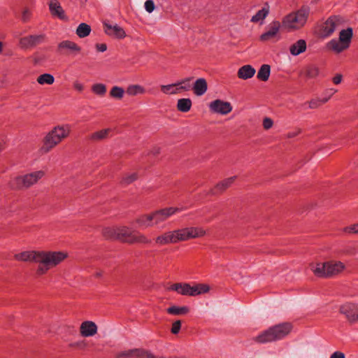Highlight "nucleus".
I'll list each match as a JSON object with an SVG mask.
<instances>
[{"instance_id": "obj_3", "label": "nucleus", "mask_w": 358, "mask_h": 358, "mask_svg": "<svg viewBox=\"0 0 358 358\" xmlns=\"http://www.w3.org/2000/svg\"><path fill=\"white\" fill-rule=\"evenodd\" d=\"M292 329L289 323H282L273 326L255 337L259 343H266L280 340L289 334Z\"/></svg>"}, {"instance_id": "obj_5", "label": "nucleus", "mask_w": 358, "mask_h": 358, "mask_svg": "<svg viewBox=\"0 0 358 358\" xmlns=\"http://www.w3.org/2000/svg\"><path fill=\"white\" fill-rule=\"evenodd\" d=\"M70 133L69 125H62L55 127L50 131L44 138L43 145L41 150L42 152L46 153L66 138Z\"/></svg>"}, {"instance_id": "obj_18", "label": "nucleus", "mask_w": 358, "mask_h": 358, "mask_svg": "<svg viewBox=\"0 0 358 358\" xmlns=\"http://www.w3.org/2000/svg\"><path fill=\"white\" fill-rule=\"evenodd\" d=\"M96 332L97 326L94 322L85 321L80 325V334L84 337L93 336Z\"/></svg>"}, {"instance_id": "obj_43", "label": "nucleus", "mask_w": 358, "mask_h": 358, "mask_svg": "<svg viewBox=\"0 0 358 358\" xmlns=\"http://www.w3.org/2000/svg\"><path fill=\"white\" fill-rule=\"evenodd\" d=\"M191 80V78H187L180 82H178V84H179V86L178 87L179 88V92L189 90L191 89V85L189 83Z\"/></svg>"}, {"instance_id": "obj_31", "label": "nucleus", "mask_w": 358, "mask_h": 358, "mask_svg": "<svg viewBox=\"0 0 358 358\" xmlns=\"http://www.w3.org/2000/svg\"><path fill=\"white\" fill-rule=\"evenodd\" d=\"M126 92L130 96H136L144 94L145 90L140 85H130L127 87Z\"/></svg>"}, {"instance_id": "obj_47", "label": "nucleus", "mask_w": 358, "mask_h": 358, "mask_svg": "<svg viewBox=\"0 0 358 358\" xmlns=\"http://www.w3.org/2000/svg\"><path fill=\"white\" fill-rule=\"evenodd\" d=\"M144 6H145V10L149 13H152L155 10V8L154 1L152 0H147L145 2Z\"/></svg>"}, {"instance_id": "obj_32", "label": "nucleus", "mask_w": 358, "mask_h": 358, "mask_svg": "<svg viewBox=\"0 0 358 358\" xmlns=\"http://www.w3.org/2000/svg\"><path fill=\"white\" fill-rule=\"evenodd\" d=\"M178 86H179V84L176 83L170 85H161L160 88L162 92L166 94H176L180 92Z\"/></svg>"}, {"instance_id": "obj_35", "label": "nucleus", "mask_w": 358, "mask_h": 358, "mask_svg": "<svg viewBox=\"0 0 358 358\" xmlns=\"http://www.w3.org/2000/svg\"><path fill=\"white\" fill-rule=\"evenodd\" d=\"M236 178V176H232L223 180L216 185L215 189L219 190L220 192L225 190L227 188L231 185V184L234 182Z\"/></svg>"}, {"instance_id": "obj_61", "label": "nucleus", "mask_w": 358, "mask_h": 358, "mask_svg": "<svg viewBox=\"0 0 358 358\" xmlns=\"http://www.w3.org/2000/svg\"><path fill=\"white\" fill-rule=\"evenodd\" d=\"M181 358H185V357H181Z\"/></svg>"}, {"instance_id": "obj_36", "label": "nucleus", "mask_w": 358, "mask_h": 358, "mask_svg": "<svg viewBox=\"0 0 358 358\" xmlns=\"http://www.w3.org/2000/svg\"><path fill=\"white\" fill-rule=\"evenodd\" d=\"M54 81V76L50 73H43L37 78V82L40 85H52Z\"/></svg>"}, {"instance_id": "obj_26", "label": "nucleus", "mask_w": 358, "mask_h": 358, "mask_svg": "<svg viewBox=\"0 0 358 358\" xmlns=\"http://www.w3.org/2000/svg\"><path fill=\"white\" fill-rule=\"evenodd\" d=\"M150 243L151 240L149 239L145 235L136 231H134L132 239L130 240V244H150Z\"/></svg>"}, {"instance_id": "obj_21", "label": "nucleus", "mask_w": 358, "mask_h": 358, "mask_svg": "<svg viewBox=\"0 0 358 358\" xmlns=\"http://www.w3.org/2000/svg\"><path fill=\"white\" fill-rule=\"evenodd\" d=\"M255 69L251 65L247 64L241 66L238 71V77L243 80L251 78L255 74Z\"/></svg>"}, {"instance_id": "obj_59", "label": "nucleus", "mask_w": 358, "mask_h": 358, "mask_svg": "<svg viewBox=\"0 0 358 358\" xmlns=\"http://www.w3.org/2000/svg\"><path fill=\"white\" fill-rule=\"evenodd\" d=\"M158 152H159V150H156V152H155V154L158 153Z\"/></svg>"}, {"instance_id": "obj_46", "label": "nucleus", "mask_w": 358, "mask_h": 358, "mask_svg": "<svg viewBox=\"0 0 358 358\" xmlns=\"http://www.w3.org/2000/svg\"><path fill=\"white\" fill-rule=\"evenodd\" d=\"M180 328H181L180 320H176V322H174L173 323L171 331L173 334H177L180 331Z\"/></svg>"}, {"instance_id": "obj_33", "label": "nucleus", "mask_w": 358, "mask_h": 358, "mask_svg": "<svg viewBox=\"0 0 358 358\" xmlns=\"http://www.w3.org/2000/svg\"><path fill=\"white\" fill-rule=\"evenodd\" d=\"M91 32V27L86 23H81L76 29V34L80 38H85Z\"/></svg>"}, {"instance_id": "obj_9", "label": "nucleus", "mask_w": 358, "mask_h": 358, "mask_svg": "<svg viewBox=\"0 0 358 358\" xmlns=\"http://www.w3.org/2000/svg\"><path fill=\"white\" fill-rule=\"evenodd\" d=\"M339 313L351 324L358 322V303H345L340 306Z\"/></svg>"}, {"instance_id": "obj_39", "label": "nucleus", "mask_w": 358, "mask_h": 358, "mask_svg": "<svg viewBox=\"0 0 358 358\" xmlns=\"http://www.w3.org/2000/svg\"><path fill=\"white\" fill-rule=\"evenodd\" d=\"M268 14V10L263 8L259 10L255 15L252 16L251 22H258L260 20H263Z\"/></svg>"}, {"instance_id": "obj_48", "label": "nucleus", "mask_w": 358, "mask_h": 358, "mask_svg": "<svg viewBox=\"0 0 358 358\" xmlns=\"http://www.w3.org/2000/svg\"><path fill=\"white\" fill-rule=\"evenodd\" d=\"M337 92L336 90L334 88L327 89L324 91V97L322 99H327V102L329 100V99Z\"/></svg>"}, {"instance_id": "obj_7", "label": "nucleus", "mask_w": 358, "mask_h": 358, "mask_svg": "<svg viewBox=\"0 0 358 358\" xmlns=\"http://www.w3.org/2000/svg\"><path fill=\"white\" fill-rule=\"evenodd\" d=\"M170 289L182 295L196 296L208 292L210 287L206 284H197L191 286L188 283H176L170 287Z\"/></svg>"}, {"instance_id": "obj_25", "label": "nucleus", "mask_w": 358, "mask_h": 358, "mask_svg": "<svg viewBox=\"0 0 358 358\" xmlns=\"http://www.w3.org/2000/svg\"><path fill=\"white\" fill-rule=\"evenodd\" d=\"M353 36V31L351 27L346 29H342L339 33V40L348 48L350 47L352 38Z\"/></svg>"}, {"instance_id": "obj_57", "label": "nucleus", "mask_w": 358, "mask_h": 358, "mask_svg": "<svg viewBox=\"0 0 358 358\" xmlns=\"http://www.w3.org/2000/svg\"><path fill=\"white\" fill-rule=\"evenodd\" d=\"M295 136V134H289V137H292V136Z\"/></svg>"}, {"instance_id": "obj_28", "label": "nucleus", "mask_w": 358, "mask_h": 358, "mask_svg": "<svg viewBox=\"0 0 358 358\" xmlns=\"http://www.w3.org/2000/svg\"><path fill=\"white\" fill-rule=\"evenodd\" d=\"M271 73V67L268 64H263L261 66L257 72V78L262 81L268 80Z\"/></svg>"}, {"instance_id": "obj_15", "label": "nucleus", "mask_w": 358, "mask_h": 358, "mask_svg": "<svg viewBox=\"0 0 358 358\" xmlns=\"http://www.w3.org/2000/svg\"><path fill=\"white\" fill-rule=\"evenodd\" d=\"M103 26L105 32L108 36H114L117 38H123L126 36L124 30L117 24L113 25L109 23L104 22Z\"/></svg>"}, {"instance_id": "obj_27", "label": "nucleus", "mask_w": 358, "mask_h": 358, "mask_svg": "<svg viewBox=\"0 0 358 358\" xmlns=\"http://www.w3.org/2000/svg\"><path fill=\"white\" fill-rule=\"evenodd\" d=\"M167 313L173 315H184L189 312V308L187 306H173L167 308Z\"/></svg>"}, {"instance_id": "obj_60", "label": "nucleus", "mask_w": 358, "mask_h": 358, "mask_svg": "<svg viewBox=\"0 0 358 358\" xmlns=\"http://www.w3.org/2000/svg\"><path fill=\"white\" fill-rule=\"evenodd\" d=\"M1 150V144L0 143V150Z\"/></svg>"}, {"instance_id": "obj_8", "label": "nucleus", "mask_w": 358, "mask_h": 358, "mask_svg": "<svg viewBox=\"0 0 358 358\" xmlns=\"http://www.w3.org/2000/svg\"><path fill=\"white\" fill-rule=\"evenodd\" d=\"M182 210V208L169 207L153 211L150 213V214L152 216V219L153 220L154 225L158 226L161 223L165 222L172 215H175L177 213L181 212Z\"/></svg>"}, {"instance_id": "obj_23", "label": "nucleus", "mask_w": 358, "mask_h": 358, "mask_svg": "<svg viewBox=\"0 0 358 358\" xmlns=\"http://www.w3.org/2000/svg\"><path fill=\"white\" fill-rule=\"evenodd\" d=\"M306 50V42L303 39L298 40L296 43H293L289 47V52L291 55L297 56L301 53L305 52Z\"/></svg>"}, {"instance_id": "obj_51", "label": "nucleus", "mask_w": 358, "mask_h": 358, "mask_svg": "<svg viewBox=\"0 0 358 358\" xmlns=\"http://www.w3.org/2000/svg\"><path fill=\"white\" fill-rule=\"evenodd\" d=\"M73 87L78 92H82L84 89L83 85L79 82H75L73 83Z\"/></svg>"}, {"instance_id": "obj_38", "label": "nucleus", "mask_w": 358, "mask_h": 358, "mask_svg": "<svg viewBox=\"0 0 358 358\" xmlns=\"http://www.w3.org/2000/svg\"><path fill=\"white\" fill-rule=\"evenodd\" d=\"M124 89L118 86L113 87L110 92V96L117 99H121L124 96Z\"/></svg>"}, {"instance_id": "obj_1", "label": "nucleus", "mask_w": 358, "mask_h": 358, "mask_svg": "<svg viewBox=\"0 0 358 358\" xmlns=\"http://www.w3.org/2000/svg\"><path fill=\"white\" fill-rule=\"evenodd\" d=\"M68 254L62 251H24L14 255L17 261L38 264L36 273L43 275L51 268L57 266L67 258Z\"/></svg>"}, {"instance_id": "obj_55", "label": "nucleus", "mask_w": 358, "mask_h": 358, "mask_svg": "<svg viewBox=\"0 0 358 358\" xmlns=\"http://www.w3.org/2000/svg\"><path fill=\"white\" fill-rule=\"evenodd\" d=\"M101 275H102V273H101V271L96 272V273H95V276H96V277L99 278V277H101Z\"/></svg>"}, {"instance_id": "obj_4", "label": "nucleus", "mask_w": 358, "mask_h": 358, "mask_svg": "<svg viewBox=\"0 0 358 358\" xmlns=\"http://www.w3.org/2000/svg\"><path fill=\"white\" fill-rule=\"evenodd\" d=\"M309 13V8L303 6L297 11L284 17L281 27L289 31L299 29L306 24Z\"/></svg>"}, {"instance_id": "obj_16", "label": "nucleus", "mask_w": 358, "mask_h": 358, "mask_svg": "<svg viewBox=\"0 0 358 358\" xmlns=\"http://www.w3.org/2000/svg\"><path fill=\"white\" fill-rule=\"evenodd\" d=\"M280 24L278 21H273L268 27V30L260 36L262 41H268L275 38L280 28Z\"/></svg>"}, {"instance_id": "obj_24", "label": "nucleus", "mask_w": 358, "mask_h": 358, "mask_svg": "<svg viewBox=\"0 0 358 358\" xmlns=\"http://www.w3.org/2000/svg\"><path fill=\"white\" fill-rule=\"evenodd\" d=\"M327 47L328 49L334 51L336 53H340L345 50L348 49V47L343 44L339 39H331L327 44Z\"/></svg>"}, {"instance_id": "obj_17", "label": "nucleus", "mask_w": 358, "mask_h": 358, "mask_svg": "<svg viewBox=\"0 0 358 358\" xmlns=\"http://www.w3.org/2000/svg\"><path fill=\"white\" fill-rule=\"evenodd\" d=\"M49 8L52 15L54 17H57L63 20H67L64 10L57 0H50L49 3Z\"/></svg>"}, {"instance_id": "obj_41", "label": "nucleus", "mask_w": 358, "mask_h": 358, "mask_svg": "<svg viewBox=\"0 0 358 358\" xmlns=\"http://www.w3.org/2000/svg\"><path fill=\"white\" fill-rule=\"evenodd\" d=\"M327 102V99H311L308 103V108L310 109H315L319 108L320 106H322L323 103H325Z\"/></svg>"}, {"instance_id": "obj_40", "label": "nucleus", "mask_w": 358, "mask_h": 358, "mask_svg": "<svg viewBox=\"0 0 358 358\" xmlns=\"http://www.w3.org/2000/svg\"><path fill=\"white\" fill-rule=\"evenodd\" d=\"M92 92L99 96H103L106 93V87L104 84L96 83L92 87Z\"/></svg>"}, {"instance_id": "obj_6", "label": "nucleus", "mask_w": 358, "mask_h": 358, "mask_svg": "<svg viewBox=\"0 0 358 358\" xmlns=\"http://www.w3.org/2000/svg\"><path fill=\"white\" fill-rule=\"evenodd\" d=\"M45 176L43 171H36L22 176L15 177L9 185L12 189L28 188L36 184Z\"/></svg>"}, {"instance_id": "obj_34", "label": "nucleus", "mask_w": 358, "mask_h": 358, "mask_svg": "<svg viewBox=\"0 0 358 358\" xmlns=\"http://www.w3.org/2000/svg\"><path fill=\"white\" fill-rule=\"evenodd\" d=\"M110 129H102L91 134L90 138L92 141H101L108 137Z\"/></svg>"}, {"instance_id": "obj_30", "label": "nucleus", "mask_w": 358, "mask_h": 358, "mask_svg": "<svg viewBox=\"0 0 358 358\" xmlns=\"http://www.w3.org/2000/svg\"><path fill=\"white\" fill-rule=\"evenodd\" d=\"M192 107V101L190 99H180L178 101L177 108L179 111L188 112Z\"/></svg>"}, {"instance_id": "obj_52", "label": "nucleus", "mask_w": 358, "mask_h": 358, "mask_svg": "<svg viewBox=\"0 0 358 358\" xmlns=\"http://www.w3.org/2000/svg\"><path fill=\"white\" fill-rule=\"evenodd\" d=\"M342 81V76L341 74H337L333 78V82L336 85H338Z\"/></svg>"}, {"instance_id": "obj_45", "label": "nucleus", "mask_w": 358, "mask_h": 358, "mask_svg": "<svg viewBox=\"0 0 358 358\" xmlns=\"http://www.w3.org/2000/svg\"><path fill=\"white\" fill-rule=\"evenodd\" d=\"M343 232L348 234H358V223L344 227Z\"/></svg>"}, {"instance_id": "obj_53", "label": "nucleus", "mask_w": 358, "mask_h": 358, "mask_svg": "<svg viewBox=\"0 0 358 358\" xmlns=\"http://www.w3.org/2000/svg\"><path fill=\"white\" fill-rule=\"evenodd\" d=\"M96 47L99 52H105L107 49V46L105 43L96 44Z\"/></svg>"}, {"instance_id": "obj_56", "label": "nucleus", "mask_w": 358, "mask_h": 358, "mask_svg": "<svg viewBox=\"0 0 358 358\" xmlns=\"http://www.w3.org/2000/svg\"><path fill=\"white\" fill-rule=\"evenodd\" d=\"M2 48H3V45H2V43L0 41V53L2 51Z\"/></svg>"}, {"instance_id": "obj_50", "label": "nucleus", "mask_w": 358, "mask_h": 358, "mask_svg": "<svg viewBox=\"0 0 358 358\" xmlns=\"http://www.w3.org/2000/svg\"><path fill=\"white\" fill-rule=\"evenodd\" d=\"M329 358H345V354L341 351H336L331 355Z\"/></svg>"}, {"instance_id": "obj_10", "label": "nucleus", "mask_w": 358, "mask_h": 358, "mask_svg": "<svg viewBox=\"0 0 358 358\" xmlns=\"http://www.w3.org/2000/svg\"><path fill=\"white\" fill-rule=\"evenodd\" d=\"M177 231L180 241L202 237L206 234V231L201 227H186Z\"/></svg>"}, {"instance_id": "obj_20", "label": "nucleus", "mask_w": 358, "mask_h": 358, "mask_svg": "<svg viewBox=\"0 0 358 358\" xmlns=\"http://www.w3.org/2000/svg\"><path fill=\"white\" fill-rule=\"evenodd\" d=\"M134 231L129 227L123 226L117 227V240L130 244V240L132 239Z\"/></svg>"}, {"instance_id": "obj_2", "label": "nucleus", "mask_w": 358, "mask_h": 358, "mask_svg": "<svg viewBox=\"0 0 358 358\" xmlns=\"http://www.w3.org/2000/svg\"><path fill=\"white\" fill-rule=\"evenodd\" d=\"M310 268L317 277L332 278L343 272L345 266L340 261L331 260L323 263H311Z\"/></svg>"}, {"instance_id": "obj_42", "label": "nucleus", "mask_w": 358, "mask_h": 358, "mask_svg": "<svg viewBox=\"0 0 358 358\" xmlns=\"http://www.w3.org/2000/svg\"><path fill=\"white\" fill-rule=\"evenodd\" d=\"M138 178V176L136 173H131L124 176L122 179V184L124 185H127L136 180Z\"/></svg>"}, {"instance_id": "obj_37", "label": "nucleus", "mask_w": 358, "mask_h": 358, "mask_svg": "<svg viewBox=\"0 0 358 358\" xmlns=\"http://www.w3.org/2000/svg\"><path fill=\"white\" fill-rule=\"evenodd\" d=\"M103 235L106 238L117 240V227H106L103 229Z\"/></svg>"}, {"instance_id": "obj_29", "label": "nucleus", "mask_w": 358, "mask_h": 358, "mask_svg": "<svg viewBox=\"0 0 358 358\" xmlns=\"http://www.w3.org/2000/svg\"><path fill=\"white\" fill-rule=\"evenodd\" d=\"M59 49H67L72 52H80V48L74 42L71 41H63L58 45Z\"/></svg>"}, {"instance_id": "obj_58", "label": "nucleus", "mask_w": 358, "mask_h": 358, "mask_svg": "<svg viewBox=\"0 0 358 358\" xmlns=\"http://www.w3.org/2000/svg\"><path fill=\"white\" fill-rule=\"evenodd\" d=\"M215 192H214V194H216V192L218 191V190L215 188Z\"/></svg>"}, {"instance_id": "obj_13", "label": "nucleus", "mask_w": 358, "mask_h": 358, "mask_svg": "<svg viewBox=\"0 0 358 358\" xmlns=\"http://www.w3.org/2000/svg\"><path fill=\"white\" fill-rule=\"evenodd\" d=\"M209 109L214 113L224 115L231 112L233 108L229 102L216 99L209 103Z\"/></svg>"}, {"instance_id": "obj_19", "label": "nucleus", "mask_w": 358, "mask_h": 358, "mask_svg": "<svg viewBox=\"0 0 358 358\" xmlns=\"http://www.w3.org/2000/svg\"><path fill=\"white\" fill-rule=\"evenodd\" d=\"M135 222L138 227L142 229L154 227L153 220L152 219L151 214H143L135 219Z\"/></svg>"}, {"instance_id": "obj_54", "label": "nucleus", "mask_w": 358, "mask_h": 358, "mask_svg": "<svg viewBox=\"0 0 358 358\" xmlns=\"http://www.w3.org/2000/svg\"><path fill=\"white\" fill-rule=\"evenodd\" d=\"M29 15H30V13L28 10H24L23 13H22V19L23 21H27L29 17Z\"/></svg>"}, {"instance_id": "obj_11", "label": "nucleus", "mask_w": 358, "mask_h": 358, "mask_svg": "<svg viewBox=\"0 0 358 358\" xmlns=\"http://www.w3.org/2000/svg\"><path fill=\"white\" fill-rule=\"evenodd\" d=\"M44 34H33L22 37L20 39V46L23 49H30L45 42Z\"/></svg>"}, {"instance_id": "obj_12", "label": "nucleus", "mask_w": 358, "mask_h": 358, "mask_svg": "<svg viewBox=\"0 0 358 358\" xmlns=\"http://www.w3.org/2000/svg\"><path fill=\"white\" fill-rule=\"evenodd\" d=\"M342 18L339 16L333 15L329 17L322 27V35L323 37H329L341 24Z\"/></svg>"}, {"instance_id": "obj_49", "label": "nucleus", "mask_w": 358, "mask_h": 358, "mask_svg": "<svg viewBox=\"0 0 358 358\" xmlns=\"http://www.w3.org/2000/svg\"><path fill=\"white\" fill-rule=\"evenodd\" d=\"M273 122L270 117H265L263 120V127L265 129H269L273 127Z\"/></svg>"}, {"instance_id": "obj_44", "label": "nucleus", "mask_w": 358, "mask_h": 358, "mask_svg": "<svg viewBox=\"0 0 358 358\" xmlns=\"http://www.w3.org/2000/svg\"><path fill=\"white\" fill-rule=\"evenodd\" d=\"M319 75V69L317 66H309L306 70V76L309 78H314Z\"/></svg>"}, {"instance_id": "obj_22", "label": "nucleus", "mask_w": 358, "mask_h": 358, "mask_svg": "<svg viewBox=\"0 0 358 358\" xmlns=\"http://www.w3.org/2000/svg\"><path fill=\"white\" fill-rule=\"evenodd\" d=\"M194 93L196 96H202L204 94L208 89L207 82L204 78H199L197 79L193 87H192Z\"/></svg>"}, {"instance_id": "obj_14", "label": "nucleus", "mask_w": 358, "mask_h": 358, "mask_svg": "<svg viewBox=\"0 0 358 358\" xmlns=\"http://www.w3.org/2000/svg\"><path fill=\"white\" fill-rule=\"evenodd\" d=\"M177 234V230L165 232L156 237L155 243L159 245H164L170 243H176L180 242Z\"/></svg>"}]
</instances>
